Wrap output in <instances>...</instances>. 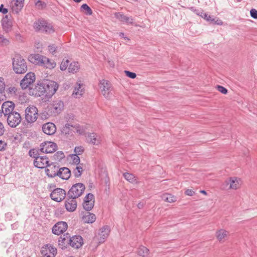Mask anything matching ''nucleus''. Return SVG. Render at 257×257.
<instances>
[{
    "label": "nucleus",
    "mask_w": 257,
    "mask_h": 257,
    "mask_svg": "<svg viewBox=\"0 0 257 257\" xmlns=\"http://www.w3.org/2000/svg\"><path fill=\"white\" fill-rule=\"evenodd\" d=\"M28 60L34 64L44 66L49 69H52L56 66L54 61L39 54H30L28 57Z\"/></svg>",
    "instance_id": "nucleus-1"
},
{
    "label": "nucleus",
    "mask_w": 257,
    "mask_h": 257,
    "mask_svg": "<svg viewBox=\"0 0 257 257\" xmlns=\"http://www.w3.org/2000/svg\"><path fill=\"white\" fill-rule=\"evenodd\" d=\"M45 91V98H51L56 92L59 84L55 81L48 79L43 80V84Z\"/></svg>",
    "instance_id": "nucleus-2"
},
{
    "label": "nucleus",
    "mask_w": 257,
    "mask_h": 257,
    "mask_svg": "<svg viewBox=\"0 0 257 257\" xmlns=\"http://www.w3.org/2000/svg\"><path fill=\"white\" fill-rule=\"evenodd\" d=\"M85 189V185L81 183H78L72 185L67 193V197L77 198L83 193Z\"/></svg>",
    "instance_id": "nucleus-3"
},
{
    "label": "nucleus",
    "mask_w": 257,
    "mask_h": 257,
    "mask_svg": "<svg viewBox=\"0 0 257 257\" xmlns=\"http://www.w3.org/2000/svg\"><path fill=\"white\" fill-rule=\"evenodd\" d=\"M38 116V110L36 106L32 105L26 109L25 118L28 122L32 123L36 121Z\"/></svg>",
    "instance_id": "nucleus-4"
},
{
    "label": "nucleus",
    "mask_w": 257,
    "mask_h": 257,
    "mask_svg": "<svg viewBox=\"0 0 257 257\" xmlns=\"http://www.w3.org/2000/svg\"><path fill=\"white\" fill-rule=\"evenodd\" d=\"M64 108V103L61 100H56L49 105V111L52 115L56 116L59 114Z\"/></svg>",
    "instance_id": "nucleus-5"
},
{
    "label": "nucleus",
    "mask_w": 257,
    "mask_h": 257,
    "mask_svg": "<svg viewBox=\"0 0 257 257\" xmlns=\"http://www.w3.org/2000/svg\"><path fill=\"white\" fill-rule=\"evenodd\" d=\"M66 196V192L65 190L60 188L54 189L50 194L51 198L58 202H60L64 200Z\"/></svg>",
    "instance_id": "nucleus-6"
},
{
    "label": "nucleus",
    "mask_w": 257,
    "mask_h": 257,
    "mask_svg": "<svg viewBox=\"0 0 257 257\" xmlns=\"http://www.w3.org/2000/svg\"><path fill=\"white\" fill-rule=\"evenodd\" d=\"M36 77L34 73L30 72L28 73L20 82V86L23 89H26L34 82Z\"/></svg>",
    "instance_id": "nucleus-7"
},
{
    "label": "nucleus",
    "mask_w": 257,
    "mask_h": 257,
    "mask_svg": "<svg viewBox=\"0 0 257 257\" xmlns=\"http://www.w3.org/2000/svg\"><path fill=\"white\" fill-rule=\"evenodd\" d=\"M95 198L93 194L88 193L84 198L82 206L84 209L87 211L92 210L94 205Z\"/></svg>",
    "instance_id": "nucleus-8"
},
{
    "label": "nucleus",
    "mask_w": 257,
    "mask_h": 257,
    "mask_svg": "<svg viewBox=\"0 0 257 257\" xmlns=\"http://www.w3.org/2000/svg\"><path fill=\"white\" fill-rule=\"evenodd\" d=\"M100 89H101L103 96L107 98H110L112 90L110 82L106 80L102 79L100 81Z\"/></svg>",
    "instance_id": "nucleus-9"
},
{
    "label": "nucleus",
    "mask_w": 257,
    "mask_h": 257,
    "mask_svg": "<svg viewBox=\"0 0 257 257\" xmlns=\"http://www.w3.org/2000/svg\"><path fill=\"white\" fill-rule=\"evenodd\" d=\"M40 147L41 152L46 154L54 153L57 150L56 144L51 142L43 143L41 144Z\"/></svg>",
    "instance_id": "nucleus-10"
},
{
    "label": "nucleus",
    "mask_w": 257,
    "mask_h": 257,
    "mask_svg": "<svg viewBox=\"0 0 257 257\" xmlns=\"http://www.w3.org/2000/svg\"><path fill=\"white\" fill-rule=\"evenodd\" d=\"M59 166L56 163H51L47 165L45 169V173L49 178H54L57 176Z\"/></svg>",
    "instance_id": "nucleus-11"
},
{
    "label": "nucleus",
    "mask_w": 257,
    "mask_h": 257,
    "mask_svg": "<svg viewBox=\"0 0 257 257\" xmlns=\"http://www.w3.org/2000/svg\"><path fill=\"white\" fill-rule=\"evenodd\" d=\"M49 162V159L46 156H39L34 160V165L38 168L43 169L46 168Z\"/></svg>",
    "instance_id": "nucleus-12"
},
{
    "label": "nucleus",
    "mask_w": 257,
    "mask_h": 257,
    "mask_svg": "<svg viewBox=\"0 0 257 257\" xmlns=\"http://www.w3.org/2000/svg\"><path fill=\"white\" fill-rule=\"evenodd\" d=\"M68 228L66 222L60 221L55 224L52 227L53 233L56 235H60L64 232Z\"/></svg>",
    "instance_id": "nucleus-13"
},
{
    "label": "nucleus",
    "mask_w": 257,
    "mask_h": 257,
    "mask_svg": "<svg viewBox=\"0 0 257 257\" xmlns=\"http://www.w3.org/2000/svg\"><path fill=\"white\" fill-rule=\"evenodd\" d=\"M83 244V239L79 235H74L69 237V245L74 248L78 249Z\"/></svg>",
    "instance_id": "nucleus-14"
},
{
    "label": "nucleus",
    "mask_w": 257,
    "mask_h": 257,
    "mask_svg": "<svg viewBox=\"0 0 257 257\" xmlns=\"http://www.w3.org/2000/svg\"><path fill=\"white\" fill-rule=\"evenodd\" d=\"M43 84V80L37 82V85L32 90V94L35 96H44L45 97V87Z\"/></svg>",
    "instance_id": "nucleus-15"
},
{
    "label": "nucleus",
    "mask_w": 257,
    "mask_h": 257,
    "mask_svg": "<svg viewBox=\"0 0 257 257\" xmlns=\"http://www.w3.org/2000/svg\"><path fill=\"white\" fill-rule=\"evenodd\" d=\"M15 104L12 101H6L2 105V111L5 115L10 114V113H15Z\"/></svg>",
    "instance_id": "nucleus-16"
},
{
    "label": "nucleus",
    "mask_w": 257,
    "mask_h": 257,
    "mask_svg": "<svg viewBox=\"0 0 257 257\" xmlns=\"http://www.w3.org/2000/svg\"><path fill=\"white\" fill-rule=\"evenodd\" d=\"M70 235L68 233L61 235L58 239V245L62 249H66L69 246Z\"/></svg>",
    "instance_id": "nucleus-17"
},
{
    "label": "nucleus",
    "mask_w": 257,
    "mask_h": 257,
    "mask_svg": "<svg viewBox=\"0 0 257 257\" xmlns=\"http://www.w3.org/2000/svg\"><path fill=\"white\" fill-rule=\"evenodd\" d=\"M76 198L73 197H67L65 202L66 209L69 212H73L77 207V202Z\"/></svg>",
    "instance_id": "nucleus-18"
},
{
    "label": "nucleus",
    "mask_w": 257,
    "mask_h": 257,
    "mask_svg": "<svg viewBox=\"0 0 257 257\" xmlns=\"http://www.w3.org/2000/svg\"><path fill=\"white\" fill-rule=\"evenodd\" d=\"M43 132L48 135H53L56 131V127L53 122H47L44 124L42 126Z\"/></svg>",
    "instance_id": "nucleus-19"
},
{
    "label": "nucleus",
    "mask_w": 257,
    "mask_h": 257,
    "mask_svg": "<svg viewBox=\"0 0 257 257\" xmlns=\"http://www.w3.org/2000/svg\"><path fill=\"white\" fill-rule=\"evenodd\" d=\"M2 26L6 31H10L12 27L13 22L10 14L6 15L2 20Z\"/></svg>",
    "instance_id": "nucleus-20"
},
{
    "label": "nucleus",
    "mask_w": 257,
    "mask_h": 257,
    "mask_svg": "<svg viewBox=\"0 0 257 257\" xmlns=\"http://www.w3.org/2000/svg\"><path fill=\"white\" fill-rule=\"evenodd\" d=\"M57 176L63 180H68L71 176V171L67 167L59 168Z\"/></svg>",
    "instance_id": "nucleus-21"
},
{
    "label": "nucleus",
    "mask_w": 257,
    "mask_h": 257,
    "mask_svg": "<svg viewBox=\"0 0 257 257\" xmlns=\"http://www.w3.org/2000/svg\"><path fill=\"white\" fill-rule=\"evenodd\" d=\"M17 74H23L27 71V65L25 60L21 59L20 56V61L17 59Z\"/></svg>",
    "instance_id": "nucleus-22"
},
{
    "label": "nucleus",
    "mask_w": 257,
    "mask_h": 257,
    "mask_svg": "<svg viewBox=\"0 0 257 257\" xmlns=\"http://www.w3.org/2000/svg\"><path fill=\"white\" fill-rule=\"evenodd\" d=\"M110 232V229L108 226H104L100 229L99 233V242H103L105 239L108 236Z\"/></svg>",
    "instance_id": "nucleus-23"
},
{
    "label": "nucleus",
    "mask_w": 257,
    "mask_h": 257,
    "mask_svg": "<svg viewBox=\"0 0 257 257\" xmlns=\"http://www.w3.org/2000/svg\"><path fill=\"white\" fill-rule=\"evenodd\" d=\"M82 219L85 223H92L95 221L96 216L94 214L87 211L83 215Z\"/></svg>",
    "instance_id": "nucleus-24"
},
{
    "label": "nucleus",
    "mask_w": 257,
    "mask_h": 257,
    "mask_svg": "<svg viewBox=\"0 0 257 257\" xmlns=\"http://www.w3.org/2000/svg\"><path fill=\"white\" fill-rule=\"evenodd\" d=\"M44 25H47V21L39 19L34 22L33 27L36 32H41Z\"/></svg>",
    "instance_id": "nucleus-25"
},
{
    "label": "nucleus",
    "mask_w": 257,
    "mask_h": 257,
    "mask_svg": "<svg viewBox=\"0 0 257 257\" xmlns=\"http://www.w3.org/2000/svg\"><path fill=\"white\" fill-rule=\"evenodd\" d=\"M115 17L117 19L121 22L126 23L127 24H132L133 23V19L132 17H127L120 13H116L115 14Z\"/></svg>",
    "instance_id": "nucleus-26"
},
{
    "label": "nucleus",
    "mask_w": 257,
    "mask_h": 257,
    "mask_svg": "<svg viewBox=\"0 0 257 257\" xmlns=\"http://www.w3.org/2000/svg\"><path fill=\"white\" fill-rule=\"evenodd\" d=\"M16 112L10 113L7 115V122L8 125L12 127H16Z\"/></svg>",
    "instance_id": "nucleus-27"
},
{
    "label": "nucleus",
    "mask_w": 257,
    "mask_h": 257,
    "mask_svg": "<svg viewBox=\"0 0 257 257\" xmlns=\"http://www.w3.org/2000/svg\"><path fill=\"white\" fill-rule=\"evenodd\" d=\"M87 141L89 144H91L92 145H98L100 143V142L97 139V135L94 133H89L87 134Z\"/></svg>",
    "instance_id": "nucleus-28"
},
{
    "label": "nucleus",
    "mask_w": 257,
    "mask_h": 257,
    "mask_svg": "<svg viewBox=\"0 0 257 257\" xmlns=\"http://www.w3.org/2000/svg\"><path fill=\"white\" fill-rule=\"evenodd\" d=\"M79 69L80 65H79L78 62L75 61H73L70 63L69 67H68L69 72L73 74L78 72Z\"/></svg>",
    "instance_id": "nucleus-29"
},
{
    "label": "nucleus",
    "mask_w": 257,
    "mask_h": 257,
    "mask_svg": "<svg viewBox=\"0 0 257 257\" xmlns=\"http://www.w3.org/2000/svg\"><path fill=\"white\" fill-rule=\"evenodd\" d=\"M81 86L82 84H79L78 87H75L72 95L73 97L78 98L82 96L83 94L84 93V90L83 89H81Z\"/></svg>",
    "instance_id": "nucleus-30"
},
{
    "label": "nucleus",
    "mask_w": 257,
    "mask_h": 257,
    "mask_svg": "<svg viewBox=\"0 0 257 257\" xmlns=\"http://www.w3.org/2000/svg\"><path fill=\"white\" fill-rule=\"evenodd\" d=\"M149 249L145 246L141 245L138 248V254L143 257H149Z\"/></svg>",
    "instance_id": "nucleus-31"
},
{
    "label": "nucleus",
    "mask_w": 257,
    "mask_h": 257,
    "mask_svg": "<svg viewBox=\"0 0 257 257\" xmlns=\"http://www.w3.org/2000/svg\"><path fill=\"white\" fill-rule=\"evenodd\" d=\"M41 32L50 34L53 33L55 30L53 25L47 21V25H44Z\"/></svg>",
    "instance_id": "nucleus-32"
},
{
    "label": "nucleus",
    "mask_w": 257,
    "mask_h": 257,
    "mask_svg": "<svg viewBox=\"0 0 257 257\" xmlns=\"http://www.w3.org/2000/svg\"><path fill=\"white\" fill-rule=\"evenodd\" d=\"M230 185L229 188L232 189H237L239 188V179L236 177H230Z\"/></svg>",
    "instance_id": "nucleus-33"
},
{
    "label": "nucleus",
    "mask_w": 257,
    "mask_h": 257,
    "mask_svg": "<svg viewBox=\"0 0 257 257\" xmlns=\"http://www.w3.org/2000/svg\"><path fill=\"white\" fill-rule=\"evenodd\" d=\"M162 198L165 201L170 203L175 202L177 200L176 197L168 193H165L163 194L162 196Z\"/></svg>",
    "instance_id": "nucleus-34"
},
{
    "label": "nucleus",
    "mask_w": 257,
    "mask_h": 257,
    "mask_svg": "<svg viewBox=\"0 0 257 257\" xmlns=\"http://www.w3.org/2000/svg\"><path fill=\"white\" fill-rule=\"evenodd\" d=\"M72 125H70L69 123H66L61 129V133L64 135H70L72 134V130L70 127Z\"/></svg>",
    "instance_id": "nucleus-35"
},
{
    "label": "nucleus",
    "mask_w": 257,
    "mask_h": 257,
    "mask_svg": "<svg viewBox=\"0 0 257 257\" xmlns=\"http://www.w3.org/2000/svg\"><path fill=\"white\" fill-rule=\"evenodd\" d=\"M51 247V244L48 243L44 245L42 247L40 250L41 254L44 257H47L49 254V248Z\"/></svg>",
    "instance_id": "nucleus-36"
},
{
    "label": "nucleus",
    "mask_w": 257,
    "mask_h": 257,
    "mask_svg": "<svg viewBox=\"0 0 257 257\" xmlns=\"http://www.w3.org/2000/svg\"><path fill=\"white\" fill-rule=\"evenodd\" d=\"M228 232L224 229H220L216 232V237L219 241L224 238L227 236Z\"/></svg>",
    "instance_id": "nucleus-37"
},
{
    "label": "nucleus",
    "mask_w": 257,
    "mask_h": 257,
    "mask_svg": "<svg viewBox=\"0 0 257 257\" xmlns=\"http://www.w3.org/2000/svg\"><path fill=\"white\" fill-rule=\"evenodd\" d=\"M65 155L62 151H58L53 156V159L56 161H60L65 158Z\"/></svg>",
    "instance_id": "nucleus-38"
},
{
    "label": "nucleus",
    "mask_w": 257,
    "mask_h": 257,
    "mask_svg": "<svg viewBox=\"0 0 257 257\" xmlns=\"http://www.w3.org/2000/svg\"><path fill=\"white\" fill-rule=\"evenodd\" d=\"M81 10L84 12L87 15H91L92 14V11L91 8L86 4H84L81 6Z\"/></svg>",
    "instance_id": "nucleus-39"
},
{
    "label": "nucleus",
    "mask_w": 257,
    "mask_h": 257,
    "mask_svg": "<svg viewBox=\"0 0 257 257\" xmlns=\"http://www.w3.org/2000/svg\"><path fill=\"white\" fill-rule=\"evenodd\" d=\"M124 178L131 183H135L136 181L135 176L133 174L124 173L123 174Z\"/></svg>",
    "instance_id": "nucleus-40"
},
{
    "label": "nucleus",
    "mask_w": 257,
    "mask_h": 257,
    "mask_svg": "<svg viewBox=\"0 0 257 257\" xmlns=\"http://www.w3.org/2000/svg\"><path fill=\"white\" fill-rule=\"evenodd\" d=\"M40 152H41L40 149H32L29 151V155L31 157L36 159L37 157H39Z\"/></svg>",
    "instance_id": "nucleus-41"
},
{
    "label": "nucleus",
    "mask_w": 257,
    "mask_h": 257,
    "mask_svg": "<svg viewBox=\"0 0 257 257\" xmlns=\"http://www.w3.org/2000/svg\"><path fill=\"white\" fill-rule=\"evenodd\" d=\"M69 61L65 58L63 59L60 66V69L62 71H65L69 67Z\"/></svg>",
    "instance_id": "nucleus-42"
},
{
    "label": "nucleus",
    "mask_w": 257,
    "mask_h": 257,
    "mask_svg": "<svg viewBox=\"0 0 257 257\" xmlns=\"http://www.w3.org/2000/svg\"><path fill=\"white\" fill-rule=\"evenodd\" d=\"M83 171V168L80 166H77L76 168L73 170V173L75 177L78 178L81 176Z\"/></svg>",
    "instance_id": "nucleus-43"
},
{
    "label": "nucleus",
    "mask_w": 257,
    "mask_h": 257,
    "mask_svg": "<svg viewBox=\"0 0 257 257\" xmlns=\"http://www.w3.org/2000/svg\"><path fill=\"white\" fill-rule=\"evenodd\" d=\"M49 249V254L47 257H55L57 253V248L51 244Z\"/></svg>",
    "instance_id": "nucleus-44"
},
{
    "label": "nucleus",
    "mask_w": 257,
    "mask_h": 257,
    "mask_svg": "<svg viewBox=\"0 0 257 257\" xmlns=\"http://www.w3.org/2000/svg\"><path fill=\"white\" fill-rule=\"evenodd\" d=\"M198 15H199L201 17L203 18L204 19L206 20L207 21L211 22H214V19L213 18H212V17L208 15L207 14L201 12L200 14H197Z\"/></svg>",
    "instance_id": "nucleus-45"
},
{
    "label": "nucleus",
    "mask_w": 257,
    "mask_h": 257,
    "mask_svg": "<svg viewBox=\"0 0 257 257\" xmlns=\"http://www.w3.org/2000/svg\"><path fill=\"white\" fill-rule=\"evenodd\" d=\"M229 185H230V178L228 180H225L221 185L220 188L223 190L230 189L231 188H229Z\"/></svg>",
    "instance_id": "nucleus-46"
},
{
    "label": "nucleus",
    "mask_w": 257,
    "mask_h": 257,
    "mask_svg": "<svg viewBox=\"0 0 257 257\" xmlns=\"http://www.w3.org/2000/svg\"><path fill=\"white\" fill-rule=\"evenodd\" d=\"M35 5L39 9H43L45 8L47 6L46 3H45L44 2H42L40 0H38L35 3Z\"/></svg>",
    "instance_id": "nucleus-47"
},
{
    "label": "nucleus",
    "mask_w": 257,
    "mask_h": 257,
    "mask_svg": "<svg viewBox=\"0 0 257 257\" xmlns=\"http://www.w3.org/2000/svg\"><path fill=\"white\" fill-rule=\"evenodd\" d=\"M71 158L73 164H76L77 166L79 164L80 160L78 155L73 154L71 155Z\"/></svg>",
    "instance_id": "nucleus-48"
},
{
    "label": "nucleus",
    "mask_w": 257,
    "mask_h": 257,
    "mask_svg": "<svg viewBox=\"0 0 257 257\" xmlns=\"http://www.w3.org/2000/svg\"><path fill=\"white\" fill-rule=\"evenodd\" d=\"M216 88L218 91L223 94H226L228 92V90L221 85H216Z\"/></svg>",
    "instance_id": "nucleus-49"
},
{
    "label": "nucleus",
    "mask_w": 257,
    "mask_h": 257,
    "mask_svg": "<svg viewBox=\"0 0 257 257\" xmlns=\"http://www.w3.org/2000/svg\"><path fill=\"white\" fill-rule=\"evenodd\" d=\"M25 0H17V13L19 11H21L24 6Z\"/></svg>",
    "instance_id": "nucleus-50"
},
{
    "label": "nucleus",
    "mask_w": 257,
    "mask_h": 257,
    "mask_svg": "<svg viewBox=\"0 0 257 257\" xmlns=\"http://www.w3.org/2000/svg\"><path fill=\"white\" fill-rule=\"evenodd\" d=\"M57 49L58 47L54 44H52L48 46L49 51L53 54H54L56 52Z\"/></svg>",
    "instance_id": "nucleus-51"
},
{
    "label": "nucleus",
    "mask_w": 257,
    "mask_h": 257,
    "mask_svg": "<svg viewBox=\"0 0 257 257\" xmlns=\"http://www.w3.org/2000/svg\"><path fill=\"white\" fill-rule=\"evenodd\" d=\"M84 151V149L83 147L79 146L76 147L74 149V152L75 153V155H79L81 154Z\"/></svg>",
    "instance_id": "nucleus-52"
},
{
    "label": "nucleus",
    "mask_w": 257,
    "mask_h": 257,
    "mask_svg": "<svg viewBox=\"0 0 257 257\" xmlns=\"http://www.w3.org/2000/svg\"><path fill=\"white\" fill-rule=\"evenodd\" d=\"M124 73L126 76L132 79H134L137 77V74L135 73L127 70H125Z\"/></svg>",
    "instance_id": "nucleus-53"
},
{
    "label": "nucleus",
    "mask_w": 257,
    "mask_h": 257,
    "mask_svg": "<svg viewBox=\"0 0 257 257\" xmlns=\"http://www.w3.org/2000/svg\"><path fill=\"white\" fill-rule=\"evenodd\" d=\"M5 88V84L4 82V79L0 77V94L2 93Z\"/></svg>",
    "instance_id": "nucleus-54"
},
{
    "label": "nucleus",
    "mask_w": 257,
    "mask_h": 257,
    "mask_svg": "<svg viewBox=\"0 0 257 257\" xmlns=\"http://www.w3.org/2000/svg\"><path fill=\"white\" fill-rule=\"evenodd\" d=\"M250 14L252 18L257 19V10L252 9L250 11Z\"/></svg>",
    "instance_id": "nucleus-55"
},
{
    "label": "nucleus",
    "mask_w": 257,
    "mask_h": 257,
    "mask_svg": "<svg viewBox=\"0 0 257 257\" xmlns=\"http://www.w3.org/2000/svg\"><path fill=\"white\" fill-rule=\"evenodd\" d=\"M27 100V98L26 96H25L22 95H20L18 99V102L22 104L24 102H26Z\"/></svg>",
    "instance_id": "nucleus-56"
},
{
    "label": "nucleus",
    "mask_w": 257,
    "mask_h": 257,
    "mask_svg": "<svg viewBox=\"0 0 257 257\" xmlns=\"http://www.w3.org/2000/svg\"><path fill=\"white\" fill-rule=\"evenodd\" d=\"M7 147V143L4 141H0V151L5 150Z\"/></svg>",
    "instance_id": "nucleus-57"
},
{
    "label": "nucleus",
    "mask_w": 257,
    "mask_h": 257,
    "mask_svg": "<svg viewBox=\"0 0 257 257\" xmlns=\"http://www.w3.org/2000/svg\"><path fill=\"white\" fill-rule=\"evenodd\" d=\"M8 12V10L6 8H4V5H1L0 6V13H2L4 14H7Z\"/></svg>",
    "instance_id": "nucleus-58"
},
{
    "label": "nucleus",
    "mask_w": 257,
    "mask_h": 257,
    "mask_svg": "<svg viewBox=\"0 0 257 257\" xmlns=\"http://www.w3.org/2000/svg\"><path fill=\"white\" fill-rule=\"evenodd\" d=\"M25 40V38L23 36L17 34V42H23Z\"/></svg>",
    "instance_id": "nucleus-59"
},
{
    "label": "nucleus",
    "mask_w": 257,
    "mask_h": 257,
    "mask_svg": "<svg viewBox=\"0 0 257 257\" xmlns=\"http://www.w3.org/2000/svg\"><path fill=\"white\" fill-rule=\"evenodd\" d=\"M185 194L189 196H192L194 194V192L191 189H187L185 191Z\"/></svg>",
    "instance_id": "nucleus-60"
},
{
    "label": "nucleus",
    "mask_w": 257,
    "mask_h": 257,
    "mask_svg": "<svg viewBox=\"0 0 257 257\" xmlns=\"http://www.w3.org/2000/svg\"><path fill=\"white\" fill-rule=\"evenodd\" d=\"M5 132L4 126L2 122H0V136L3 135Z\"/></svg>",
    "instance_id": "nucleus-61"
},
{
    "label": "nucleus",
    "mask_w": 257,
    "mask_h": 257,
    "mask_svg": "<svg viewBox=\"0 0 257 257\" xmlns=\"http://www.w3.org/2000/svg\"><path fill=\"white\" fill-rule=\"evenodd\" d=\"M15 6H16V1L13 0L12 2V9L13 11H15Z\"/></svg>",
    "instance_id": "nucleus-62"
},
{
    "label": "nucleus",
    "mask_w": 257,
    "mask_h": 257,
    "mask_svg": "<svg viewBox=\"0 0 257 257\" xmlns=\"http://www.w3.org/2000/svg\"><path fill=\"white\" fill-rule=\"evenodd\" d=\"M9 43V41L4 37V40L2 43V45H6Z\"/></svg>",
    "instance_id": "nucleus-63"
},
{
    "label": "nucleus",
    "mask_w": 257,
    "mask_h": 257,
    "mask_svg": "<svg viewBox=\"0 0 257 257\" xmlns=\"http://www.w3.org/2000/svg\"><path fill=\"white\" fill-rule=\"evenodd\" d=\"M137 206L139 209H142L144 207V204L143 203L140 202L138 204Z\"/></svg>",
    "instance_id": "nucleus-64"
}]
</instances>
